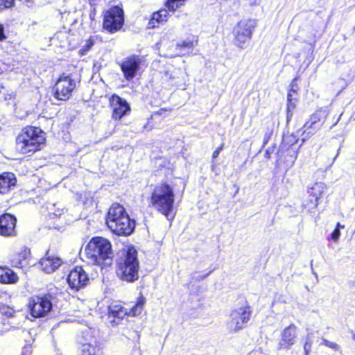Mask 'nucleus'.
I'll return each instance as SVG.
<instances>
[{"mask_svg": "<svg viewBox=\"0 0 355 355\" xmlns=\"http://www.w3.org/2000/svg\"><path fill=\"white\" fill-rule=\"evenodd\" d=\"M33 0H26V4L28 7H31L33 6Z\"/></svg>", "mask_w": 355, "mask_h": 355, "instance_id": "obj_42", "label": "nucleus"}, {"mask_svg": "<svg viewBox=\"0 0 355 355\" xmlns=\"http://www.w3.org/2000/svg\"><path fill=\"white\" fill-rule=\"evenodd\" d=\"M44 132L40 128L27 127L16 138V148L22 154L34 153L44 144Z\"/></svg>", "mask_w": 355, "mask_h": 355, "instance_id": "obj_3", "label": "nucleus"}, {"mask_svg": "<svg viewBox=\"0 0 355 355\" xmlns=\"http://www.w3.org/2000/svg\"><path fill=\"white\" fill-rule=\"evenodd\" d=\"M198 39L197 36L192 35L184 41H182L176 44V49H193L198 44Z\"/></svg>", "mask_w": 355, "mask_h": 355, "instance_id": "obj_26", "label": "nucleus"}, {"mask_svg": "<svg viewBox=\"0 0 355 355\" xmlns=\"http://www.w3.org/2000/svg\"><path fill=\"white\" fill-rule=\"evenodd\" d=\"M31 259L30 250L21 248L12 254L10 261L13 266L23 268L31 264Z\"/></svg>", "mask_w": 355, "mask_h": 355, "instance_id": "obj_16", "label": "nucleus"}, {"mask_svg": "<svg viewBox=\"0 0 355 355\" xmlns=\"http://www.w3.org/2000/svg\"><path fill=\"white\" fill-rule=\"evenodd\" d=\"M1 312L8 317H12L14 313V310L10 307H3Z\"/></svg>", "mask_w": 355, "mask_h": 355, "instance_id": "obj_37", "label": "nucleus"}, {"mask_svg": "<svg viewBox=\"0 0 355 355\" xmlns=\"http://www.w3.org/2000/svg\"><path fill=\"white\" fill-rule=\"evenodd\" d=\"M80 343L81 344L80 355H96L98 350L97 342L91 329H87L83 331Z\"/></svg>", "mask_w": 355, "mask_h": 355, "instance_id": "obj_11", "label": "nucleus"}, {"mask_svg": "<svg viewBox=\"0 0 355 355\" xmlns=\"http://www.w3.org/2000/svg\"><path fill=\"white\" fill-rule=\"evenodd\" d=\"M13 3L14 0H0V9L9 8Z\"/></svg>", "mask_w": 355, "mask_h": 355, "instance_id": "obj_33", "label": "nucleus"}, {"mask_svg": "<svg viewBox=\"0 0 355 355\" xmlns=\"http://www.w3.org/2000/svg\"><path fill=\"white\" fill-rule=\"evenodd\" d=\"M251 310L249 306H241L233 310L230 315L227 321V327L232 331H237L241 329L247 323L250 317Z\"/></svg>", "mask_w": 355, "mask_h": 355, "instance_id": "obj_9", "label": "nucleus"}, {"mask_svg": "<svg viewBox=\"0 0 355 355\" xmlns=\"http://www.w3.org/2000/svg\"><path fill=\"white\" fill-rule=\"evenodd\" d=\"M6 38L4 34V28L3 26L0 24V41H3Z\"/></svg>", "mask_w": 355, "mask_h": 355, "instance_id": "obj_40", "label": "nucleus"}, {"mask_svg": "<svg viewBox=\"0 0 355 355\" xmlns=\"http://www.w3.org/2000/svg\"><path fill=\"white\" fill-rule=\"evenodd\" d=\"M325 190L326 186L324 183L317 182L311 189L309 191L310 196L317 197V199H319Z\"/></svg>", "mask_w": 355, "mask_h": 355, "instance_id": "obj_27", "label": "nucleus"}, {"mask_svg": "<svg viewBox=\"0 0 355 355\" xmlns=\"http://www.w3.org/2000/svg\"><path fill=\"white\" fill-rule=\"evenodd\" d=\"M89 45H92V42H89V44H87V46H89Z\"/></svg>", "mask_w": 355, "mask_h": 355, "instance_id": "obj_43", "label": "nucleus"}, {"mask_svg": "<svg viewBox=\"0 0 355 355\" xmlns=\"http://www.w3.org/2000/svg\"><path fill=\"white\" fill-rule=\"evenodd\" d=\"M318 204V199L317 197H313L309 196V200L307 202H304V205L308 208V209H312L317 207Z\"/></svg>", "mask_w": 355, "mask_h": 355, "instance_id": "obj_31", "label": "nucleus"}, {"mask_svg": "<svg viewBox=\"0 0 355 355\" xmlns=\"http://www.w3.org/2000/svg\"><path fill=\"white\" fill-rule=\"evenodd\" d=\"M135 227V222L131 220L128 216H123L121 220L114 223L111 222V226L109 228L117 235L128 236L130 235Z\"/></svg>", "mask_w": 355, "mask_h": 355, "instance_id": "obj_15", "label": "nucleus"}, {"mask_svg": "<svg viewBox=\"0 0 355 355\" xmlns=\"http://www.w3.org/2000/svg\"><path fill=\"white\" fill-rule=\"evenodd\" d=\"M123 11L114 6L108 10L104 17L103 28L110 33L119 31L123 24Z\"/></svg>", "mask_w": 355, "mask_h": 355, "instance_id": "obj_10", "label": "nucleus"}, {"mask_svg": "<svg viewBox=\"0 0 355 355\" xmlns=\"http://www.w3.org/2000/svg\"><path fill=\"white\" fill-rule=\"evenodd\" d=\"M76 87V81L69 75H62L53 87V96L60 101H67Z\"/></svg>", "mask_w": 355, "mask_h": 355, "instance_id": "obj_8", "label": "nucleus"}, {"mask_svg": "<svg viewBox=\"0 0 355 355\" xmlns=\"http://www.w3.org/2000/svg\"><path fill=\"white\" fill-rule=\"evenodd\" d=\"M166 76L169 80L173 82L176 86H181L182 84L184 85V72L180 69H175L172 71H166Z\"/></svg>", "mask_w": 355, "mask_h": 355, "instance_id": "obj_25", "label": "nucleus"}, {"mask_svg": "<svg viewBox=\"0 0 355 355\" xmlns=\"http://www.w3.org/2000/svg\"><path fill=\"white\" fill-rule=\"evenodd\" d=\"M110 103L112 108V118L116 120H120L130 112V107L128 102L116 94L110 98Z\"/></svg>", "mask_w": 355, "mask_h": 355, "instance_id": "obj_13", "label": "nucleus"}, {"mask_svg": "<svg viewBox=\"0 0 355 355\" xmlns=\"http://www.w3.org/2000/svg\"><path fill=\"white\" fill-rule=\"evenodd\" d=\"M322 123H321V114L320 112H315L313 114L309 119L304 123L302 129V141L309 139L311 136L315 135L319 130L321 129Z\"/></svg>", "mask_w": 355, "mask_h": 355, "instance_id": "obj_14", "label": "nucleus"}, {"mask_svg": "<svg viewBox=\"0 0 355 355\" xmlns=\"http://www.w3.org/2000/svg\"><path fill=\"white\" fill-rule=\"evenodd\" d=\"M271 152H272V150H270V148L267 149L265 153V157H267L268 159H269L270 157Z\"/></svg>", "mask_w": 355, "mask_h": 355, "instance_id": "obj_41", "label": "nucleus"}, {"mask_svg": "<svg viewBox=\"0 0 355 355\" xmlns=\"http://www.w3.org/2000/svg\"><path fill=\"white\" fill-rule=\"evenodd\" d=\"M83 261L101 268L109 266L112 263L113 252L110 242L103 237L92 238L84 250L80 252Z\"/></svg>", "mask_w": 355, "mask_h": 355, "instance_id": "obj_1", "label": "nucleus"}, {"mask_svg": "<svg viewBox=\"0 0 355 355\" xmlns=\"http://www.w3.org/2000/svg\"><path fill=\"white\" fill-rule=\"evenodd\" d=\"M297 78H294L291 84V88L289 92H293L295 96H297V90L299 89V87L296 83Z\"/></svg>", "mask_w": 355, "mask_h": 355, "instance_id": "obj_36", "label": "nucleus"}, {"mask_svg": "<svg viewBox=\"0 0 355 355\" xmlns=\"http://www.w3.org/2000/svg\"><path fill=\"white\" fill-rule=\"evenodd\" d=\"M16 218L15 216L6 214L0 217V234L11 236L15 232Z\"/></svg>", "mask_w": 355, "mask_h": 355, "instance_id": "obj_19", "label": "nucleus"}, {"mask_svg": "<svg viewBox=\"0 0 355 355\" xmlns=\"http://www.w3.org/2000/svg\"><path fill=\"white\" fill-rule=\"evenodd\" d=\"M257 26V21L254 19H245L239 21L234 27V44L243 49L246 42H249L252 36L254 29Z\"/></svg>", "mask_w": 355, "mask_h": 355, "instance_id": "obj_6", "label": "nucleus"}, {"mask_svg": "<svg viewBox=\"0 0 355 355\" xmlns=\"http://www.w3.org/2000/svg\"><path fill=\"white\" fill-rule=\"evenodd\" d=\"M146 299L143 295L139 296L137 304L129 310L118 303H112L108 306V318L114 326L117 325L125 315L136 316L141 313Z\"/></svg>", "mask_w": 355, "mask_h": 355, "instance_id": "obj_5", "label": "nucleus"}, {"mask_svg": "<svg viewBox=\"0 0 355 355\" xmlns=\"http://www.w3.org/2000/svg\"><path fill=\"white\" fill-rule=\"evenodd\" d=\"M139 62V59L135 56L128 58L122 62L121 68L127 80H132L136 76Z\"/></svg>", "mask_w": 355, "mask_h": 355, "instance_id": "obj_18", "label": "nucleus"}, {"mask_svg": "<svg viewBox=\"0 0 355 355\" xmlns=\"http://www.w3.org/2000/svg\"><path fill=\"white\" fill-rule=\"evenodd\" d=\"M297 96L293 94V92H288L287 95V101H288V105H287V111H288V119L290 115L291 116V112L295 109V101H296Z\"/></svg>", "mask_w": 355, "mask_h": 355, "instance_id": "obj_28", "label": "nucleus"}, {"mask_svg": "<svg viewBox=\"0 0 355 355\" xmlns=\"http://www.w3.org/2000/svg\"><path fill=\"white\" fill-rule=\"evenodd\" d=\"M62 264V261L56 257L46 255L40 261L41 269L46 273H51L57 270Z\"/></svg>", "mask_w": 355, "mask_h": 355, "instance_id": "obj_22", "label": "nucleus"}, {"mask_svg": "<svg viewBox=\"0 0 355 355\" xmlns=\"http://www.w3.org/2000/svg\"><path fill=\"white\" fill-rule=\"evenodd\" d=\"M187 0H168L166 7L169 10L175 11Z\"/></svg>", "mask_w": 355, "mask_h": 355, "instance_id": "obj_29", "label": "nucleus"}, {"mask_svg": "<svg viewBox=\"0 0 355 355\" xmlns=\"http://www.w3.org/2000/svg\"><path fill=\"white\" fill-rule=\"evenodd\" d=\"M320 345H325L329 348H332L334 349H337L338 346L336 343L330 342L324 338H322L321 343H320Z\"/></svg>", "mask_w": 355, "mask_h": 355, "instance_id": "obj_34", "label": "nucleus"}, {"mask_svg": "<svg viewBox=\"0 0 355 355\" xmlns=\"http://www.w3.org/2000/svg\"><path fill=\"white\" fill-rule=\"evenodd\" d=\"M139 263L137 252L133 248H128L124 258L119 262L116 270L117 275L123 281L134 282L139 278Z\"/></svg>", "mask_w": 355, "mask_h": 355, "instance_id": "obj_4", "label": "nucleus"}, {"mask_svg": "<svg viewBox=\"0 0 355 355\" xmlns=\"http://www.w3.org/2000/svg\"><path fill=\"white\" fill-rule=\"evenodd\" d=\"M89 45H92V42H89V44H87V46H89Z\"/></svg>", "mask_w": 355, "mask_h": 355, "instance_id": "obj_44", "label": "nucleus"}, {"mask_svg": "<svg viewBox=\"0 0 355 355\" xmlns=\"http://www.w3.org/2000/svg\"><path fill=\"white\" fill-rule=\"evenodd\" d=\"M223 148V145L220 146L216 150H214V152L213 153V155H212L213 159H216V157H218V155H219L220 153L222 151Z\"/></svg>", "mask_w": 355, "mask_h": 355, "instance_id": "obj_39", "label": "nucleus"}, {"mask_svg": "<svg viewBox=\"0 0 355 355\" xmlns=\"http://www.w3.org/2000/svg\"><path fill=\"white\" fill-rule=\"evenodd\" d=\"M344 225H341L340 223H338L336 225V228L333 231V232L331 234V239L334 241L337 242L339 239V237L340 236V229H343Z\"/></svg>", "mask_w": 355, "mask_h": 355, "instance_id": "obj_30", "label": "nucleus"}, {"mask_svg": "<svg viewBox=\"0 0 355 355\" xmlns=\"http://www.w3.org/2000/svg\"><path fill=\"white\" fill-rule=\"evenodd\" d=\"M55 297L48 293L37 296L31 300L29 308L31 314L34 318L45 317L51 311Z\"/></svg>", "mask_w": 355, "mask_h": 355, "instance_id": "obj_7", "label": "nucleus"}, {"mask_svg": "<svg viewBox=\"0 0 355 355\" xmlns=\"http://www.w3.org/2000/svg\"><path fill=\"white\" fill-rule=\"evenodd\" d=\"M297 141V139L293 135H287V136L284 137V138H283V142L285 144H287L290 146L295 144Z\"/></svg>", "mask_w": 355, "mask_h": 355, "instance_id": "obj_32", "label": "nucleus"}, {"mask_svg": "<svg viewBox=\"0 0 355 355\" xmlns=\"http://www.w3.org/2000/svg\"><path fill=\"white\" fill-rule=\"evenodd\" d=\"M168 10L165 9H162L154 12L148 22V28H153L156 27L159 24L166 22L168 19Z\"/></svg>", "mask_w": 355, "mask_h": 355, "instance_id": "obj_24", "label": "nucleus"}, {"mask_svg": "<svg viewBox=\"0 0 355 355\" xmlns=\"http://www.w3.org/2000/svg\"><path fill=\"white\" fill-rule=\"evenodd\" d=\"M272 133V130H270V131H268L264 137H263V146H266L267 144V143L268 142L270 138V136Z\"/></svg>", "mask_w": 355, "mask_h": 355, "instance_id": "obj_38", "label": "nucleus"}, {"mask_svg": "<svg viewBox=\"0 0 355 355\" xmlns=\"http://www.w3.org/2000/svg\"><path fill=\"white\" fill-rule=\"evenodd\" d=\"M312 341L309 338H307L305 343L304 344V355H308L311 350Z\"/></svg>", "mask_w": 355, "mask_h": 355, "instance_id": "obj_35", "label": "nucleus"}, {"mask_svg": "<svg viewBox=\"0 0 355 355\" xmlns=\"http://www.w3.org/2000/svg\"><path fill=\"white\" fill-rule=\"evenodd\" d=\"M353 338L355 340V334H353Z\"/></svg>", "mask_w": 355, "mask_h": 355, "instance_id": "obj_45", "label": "nucleus"}, {"mask_svg": "<svg viewBox=\"0 0 355 355\" xmlns=\"http://www.w3.org/2000/svg\"><path fill=\"white\" fill-rule=\"evenodd\" d=\"M17 184V178L12 173L6 172L0 174V193H7L14 189Z\"/></svg>", "mask_w": 355, "mask_h": 355, "instance_id": "obj_20", "label": "nucleus"}, {"mask_svg": "<svg viewBox=\"0 0 355 355\" xmlns=\"http://www.w3.org/2000/svg\"><path fill=\"white\" fill-rule=\"evenodd\" d=\"M297 327L292 324L286 327L282 332L281 340L279 343L278 349H288L294 345L296 338Z\"/></svg>", "mask_w": 355, "mask_h": 355, "instance_id": "obj_17", "label": "nucleus"}, {"mask_svg": "<svg viewBox=\"0 0 355 355\" xmlns=\"http://www.w3.org/2000/svg\"><path fill=\"white\" fill-rule=\"evenodd\" d=\"M123 216H128L124 207L119 204L112 205L109 209L106 218L107 227L111 226V222L115 223L116 221L121 220V218Z\"/></svg>", "mask_w": 355, "mask_h": 355, "instance_id": "obj_21", "label": "nucleus"}, {"mask_svg": "<svg viewBox=\"0 0 355 355\" xmlns=\"http://www.w3.org/2000/svg\"><path fill=\"white\" fill-rule=\"evenodd\" d=\"M175 194L173 188L167 183L157 184L150 196V205L168 220L173 218Z\"/></svg>", "mask_w": 355, "mask_h": 355, "instance_id": "obj_2", "label": "nucleus"}, {"mask_svg": "<svg viewBox=\"0 0 355 355\" xmlns=\"http://www.w3.org/2000/svg\"><path fill=\"white\" fill-rule=\"evenodd\" d=\"M67 282L71 288L78 291L87 284L89 277L82 267H76L68 275Z\"/></svg>", "mask_w": 355, "mask_h": 355, "instance_id": "obj_12", "label": "nucleus"}, {"mask_svg": "<svg viewBox=\"0 0 355 355\" xmlns=\"http://www.w3.org/2000/svg\"><path fill=\"white\" fill-rule=\"evenodd\" d=\"M17 275L8 267H0V283L15 284L18 282Z\"/></svg>", "mask_w": 355, "mask_h": 355, "instance_id": "obj_23", "label": "nucleus"}]
</instances>
